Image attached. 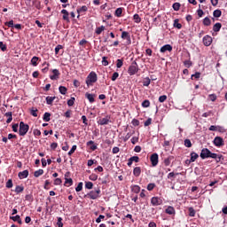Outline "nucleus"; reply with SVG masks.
<instances>
[{"label":"nucleus","instance_id":"obj_17","mask_svg":"<svg viewBox=\"0 0 227 227\" xmlns=\"http://www.w3.org/2000/svg\"><path fill=\"white\" fill-rule=\"evenodd\" d=\"M10 219H12V221L18 223V224H22V219H20V215H19L15 216H11Z\"/></svg>","mask_w":227,"mask_h":227},{"label":"nucleus","instance_id":"obj_28","mask_svg":"<svg viewBox=\"0 0 227 227\" xmlns=\"http://www.w3.org/2000/svg\"><path fill=\"white\" fill-rule=\"evenodd\" d=\"M221 15H223V12H222L221 10H219V9L214 11V12H213V16H214L215 19H219V17H221Z\"/></svg>","mask_w":227,"mask_h":227},{"label":"nucleus","instance_id":"obj_12","mask_svg":"<svg viewBox=\"0 0 227 227\" xmlns=\"http://www.w3.org/2000/svg\"><path fill=\"white\" fill-rule=\"evenodd\" d=\"M18 176H19L20 180H24V178H27V176H29V171L23 170L21 172H19Z\"/></svg>","mask_w":227,"mask_h":227},{"label":"nucleus","instance_id":"obj_18","mask_svg":"<svg viewBox=\"0 0 227 227\" xmlns=\"http://www.w3.org/2000/svg\"><path fill=\"white\" fill-rule=\"evenodd\" d=\"M221 27H223V25L221 23H215L214 26H213V31L215 33H219V31H221Z\"/></svg>","mask_w":227,"mask_h":227},{"label":"nucleus","instance_id":"obj_14","mask_svg":"<svg viewBox=\"0 0 227 227\" xmlns=\"http://www.w3.org/2000/svg\"><path fill=\"white\" fill-rule=\"evenodd\" d=\"M166 214H168V215H175V207L168 206L166 210Z\"/></svg>","mask_w":227,"mask_h":227},{"label":"nucleus","instance_id":"obj_42","mask_svg":"<svg viewBox=\"0 0 227 227\" xmlns=\"http://www.w3.org/2000/svg\"><path fill=\"white\" fill-rule=\"evenodd\" d=\"M208 98L211 100V102H215V100H217V96L215 94H210Z\"/></svg>","mask_w":227,"mask_h":227},{"label":"nucleus","instance_id":"obj_34","mask_svg":"<svg viewBox=\"0 0 227 227\" xmlns=\"http://www.w3.org/2000/svg\"><path fill=\"white\" fill-rule=\"evenodd\" d=\"M59 93H61V95H67V87L60 86L59 88Z\"/></svg>","mask_w":227,"mask_h":227},{"label":"nucleus","instance_id":"obj_31","mask_svg":"<svg viewBox=\"0 0 227 227\" xmlns=\"http://www.w3.org/2000/svg\"><path fill=\"white\" fill-rule=\"evenodd\" d=\"M102 31H106V27L101 26L96 28V34L97 35H101Z\"/></svg>","mask_w":227,"mask_h":227},{"label":"nucleus","instance_id":"obj_4","mask_svg":"<svg viewBox=\"0 0 227 227\" xmlns=\"http://www.w3.org/2000/svg\"><path fill=\"white\" fill-rule=\"evenodd\" d=\"M27 132H29V125L24 123V121H20L19 130L20 136L24 137L26 134H27Z\"/></svg>","mask_w":227,"mask_h":227},{"label":"nucleus","instance_id":"obj_46","mask_svg":"<svg viewBox=\"0 0 227 227\" xmlns=\"http://www.w3.org/2000/svg\"><path fill=\"white\" fill-rule=\"evenodd\" d=\"M116 67H117V68H121V67H123V60L118 59L117 63H116Z\"/></svg>","mask_w":227,"mask_h":227},{"label":"nucleus","instance_id":"obj_21","mask_svg":"<svg viewBox=\"0 0 227 227\" xmlns=\"http://www.w3.org/2000/svg\"><path fill=\"white\" fill-rule=\"evenodd\" d=\"M131 191L132 192H135V194H139V192H141V187H139V185H133L131 186Z\"/></svg>","mask_w":227,"mask_h":227},{"label":"nucleus","instance_id":"obj_15","mask_svg":"<svg viewBox=\"0 0 227 227\" xmlns=\"http://www.w3.org/2000/svg\"><path fill=\"white\" fill-rule=\"evenodd\" d=\"M110 121H111L110 118L106 117V118L99 120L98 123H99V125H108Z\"/></svg>","mask_w":227,"mask_h":227},{"label":"nucleus","instance_id":"obj_23","mask_svg":"<svg viewBox=\"0 0 227 227\" xmlns=\"http://www.w3.org/2000/svg\"><path fill=\"white\" fill-rule=\"evenodd\" d=\"M54 100H56V97H46V104H48V106H52Z\"/></svg>","mask_w":227,"mask_h":227},{"label":"nucleus","instance_id":"obj_25","mask_svg":"<svg viewBox=\"0 0 227 227\" xmlns=\"http://www.w3.org/2000/svg\"><path fill=\"white\" fill-rule=\"evenodd\" d=\"M88 12V7L86 5L82 6L80 9H77V13L81 15V13H86Z\"/></svg>","mask_w":227,"mask_h":227},{"label":"nucleus","instance_id":"obj_1","mask_svg":"<svg viewBox=\"0 0 227 227\" xmlns=\"http://www.w3.org/2000/svg\"><path fill=\"white\" fill-rule=\"evenodd\" d=\"M201 159H215L216 162H221V159H223V155L217 154L210 152L208 148H203L200 152Z\"/></svg>","mask_w":227,"mask_h":227},{"label":"nucleus","instance_id":"obj_36","mask_svg":"<svg viewBox=\"0 0 227 227\" xmlns=\"http://www.w3.org/2000/svg\"><path fill=\"white\" fill-rule=\"evenodd\" d=\"M203 24H204V26H210V24H212V21L210 20V18L206 17L203 20Z\"/></svg>","mask_w":227,"mask_h":227},{"label":"nucleus","instance_id":"obj_2","mask_svg":"<svg viewBox=\"0 0 227 227\" xmlns=\"http://www.w3.org/2000/svg\"><path fill=\"white\" fill-rule=\"evenodd\" d=\"M97 81H98L97 73L90 72L87 76L86 84L87 86H93V83L97 82Z\"/></svg>","mask_w":227,"mask_h":227},{"label":"nucleus","instance_id":"obj_10","mask_svg":"<svg viewBox=\"0 0 227 227\" xmlns=\"http://www.w3.org/2000/svg\"><path fill=\"white\" fill-rule=\"evenodd\" d=\"M202 42L206 47H210V45H212V36L210 35L204 36Z\"/></svg>","mask_w":227,"mask_h":227},{"label":"nucleus","instance_id":"obj_59","mask_svg":"<svg viewBox=\"0 0 227 227\" xmlns=\"http://www.w3.org/2000/svg\"><path fill=\"white\" fill-rule=\"evenodd\" d=\"M118 77H120V74H118V72L114 73L112 75V81H116Z\"/></svg>","mask_w":227,"mask_h":227},{"label":"nucleus","instance_id":"obj_60","mask_svg":"<svg viewBox=\"0 0 227 227\" xmlns=\"http://www.w3.org/2000/svg\"><path fill=\"white\" fill-rule=\"evenodd\" d=\"M75 150H77V145H73L71 150L68 152V155H72Z\"/></svg>","mask_w":227,"mask_h":227},{"label":"nucleus","instance_id":"obj_53","mask_svg":"<svg viewBox=\"0 0 227 227\" xmlns=\"http://www.w3.org/2000/svg\"><path fill=\"white\" fill-rule=\"evenodd\" d=\"M166 100H168V96H166V95H162L159 98V102H160V103L166 102Z\"/></svg>","mask_w":227,"mask_h":227},{"label":"nucleus","instance_id":"obj_39","mask_svg":"<svg viewBox=\"0 0 227 227\" xmlns=\"http://www.w3.org/2000/svg\"><path fill=\"white\" fill-rule=\"evenodd\" d=\"M133 19L137 24H139V22H141V17H139V14H135L133 16Z\"/></svg>","mask_w":227,"mask_h":227},{"label":"nucleus","instance_id":"obj_38","mask_svg":"<svg viewBox=\"0 0 227 227\" xmlns=\"http://www.w3.org/2000/svg\"><path fill=\"white\" fill-rule=\"evenodd\" d=\"M184 146H186V148H191V146H192V143L191 142V139L184 140Z\"/></svg>","mask_w":227,"mask_h":227},{"label":"nucleus","instance_id":"obj_55","mask_svg":"<svg viewBox=\"0 0 227 227\" xmlns=\"http://www.w3.org/2000/svg\"><path fill=\"white\" fill-rule=\"evenodd\" d=\"M155 189V184L151 183L147 185V191H153Z\"/></svg>","mask_w":227,"mask_h":227},{"label":"nucleus","instance_id":"obj_7","mask_svg":"<svg viewBox=\"0 0 227 227\" xmlns=\"http://www.w3.org/2000/svg\"><path fill=\"white\" fill-rule=\"evenodd\" d=\"M150 160H151L152 166L155 168V166L159 164V154H157V153H153L150 157Z\"/></svg>","mask_w":227,"mask_h":227},{"label":"nucleus","instance_id":"obj_19","mask_svg":"<svg viewBox=\"0 0 227 227\" xmlns=\"http://www.w3.org/2000/svg\"><path fill=\"white\" fill-rule=\"evenodd\" d=\"M85 97H86V98H88V100H89V102L90 103V104H93V102H95V95H93V94H90V93H86L85 94Z\"/></svg>","mask_w":227,"mask_h":227},{"label":"nucleus","instance_id":"obj_57","mask_svg":"<svg viewBox=\"0 0 227 227\" xmlns=\"http://www.w3.org/2000/svg\"><path fill=\"white\" fill-rule=\"evenodd\" d=\"M131 123L134 127H139V120L137 119H133Z\"/></svg>","mask_w":227,"mask_h":227},{"label":"nucleus","instance_id":"obj_33","mask_svg":"<svg viewBox=\"0 0 227 227\" xmlns=\"http://www.w3.org/2000/svg\"><path fill=\"white\" fill-rule=\"evenodd\" d=\"M42 175H43V169L36 170L34 173V176H35V178H38V176H42Z\"/></svg>","mask_w":227,"mask_h":227},{"label":"nucleus","instance_id":"obj_52","mask_svg":"<svg viewBox=\"0 0 227 227\" xmlns=\"http://www.w3.org/2000/svg\"><path fill=\"white\" fill-rule=\"evenodd\" d=\"M0 49L1 51H3V52L6 51L7 50L6 44H4V43L3 42H0Z\"/></svg>","mask_w":227,"mask_h":227},{"label":"nucleus","instance_id":"obj_40","mask_svg":"<svg viewBox=\"0 0 227 227\" xmlns=\"http://www.w3.org/2000/svg\"><path fill=\"white\" fill-rule=\"evenodd\" d=\"M174 27H176L177 29H182V24L178 23V20H174Z\"/></svg>","mask_w":227,"mask_h":227},{"label":"nucleus","instance_id":"obj_51","mask_svg":"<svg viewBox=\"0 0 227 227\" xmlns=\"http://www.w3.org/2000/svg\"><path fill=\"white\" fill-rule=\"evenodd\" d=\"M201 77V73L197 72L194 74H192V79H200Z\"/></svg>","mask_w":227,"mask_h":227},{"label":"nucleus","instance_id":"obj_58","mask_svg":"<svg viewBox=\"0 0 227 227\" xmlns=\"http://www.w3.org/2000/svg\"><path fill=\"white\" fill-rule=\"evenodd\" d=\"M61 49H63V45H57L55 48V54H59V51H61Z\"/></svg>","mask_w":227,"mask_h":227},{"label":"nucleus","instance_id":"obj_50","mask_svg":"<svg viewBox=\"0 0 227 227\" xmlns=\"http://www.w3.org/2000/svg\"><path fill=\"white\" fill-rule=\"evenodd\" d=\"M172 8L175 10V12H178V10H180V4L179 3H175L173 4Z\"/></svg>","mask_w":227,"mask_h":227},{"label":"nucleus","instance_id":"obj_8","mask_svg":"<svg viewBox=\"0 0 227 227\" xmlns=\"http://www.w3.org/2000/svg\"><path fill=\"white\" fill-rule=\"evenodd\" d=\"M151 203L153 207H159V205H162V200L159 197H153Z\"/></svg>","mask_w":227,"mask_h":227},{"label":"nucleus","instance_id":"obj_41","mask_svg":"<svg viewBox=\"0 0 227 227\" xmlns=\"http://www.w3.org/2000/svg\"><path fill=\"white\" fill-rule=\"evenodd\" d=\"M142 107H150V100L145 99L142 102Z\"/></svg>","mask_w":227,"mask_h":227},{"label":"nucleus","instance_id":"obj_26","mask_svg":"<svg viewBox=\"0 0 227 227\" xmlns=\"http://www.w3.org/2000/svg\"><path fill=\"white\" fill-rule=\"evenodd\" d=\"M133 175L135 176H139V175H141V167H136L134 169H133Z\"/></svg>","mask_w":227,"mask_h":227},{"label":"nucleus","instance_id":"obj_13","mask_svg":"<svg viewBox=\"0 0 227 227\" xmlns=\"http://www.w3.org/2000/svg\"><path fill=\"white\" fill-rule=\"evenodd\" d=\"M160 52H166L168 51V52H171V51H173V46H171L170 44H165L160 48Z\"/></svg>","mask_w":227,"mask_h":227},{"label":"nucleus","instance_id":"obj_20","mask_svg":"<svg viewBox=\"0 0 227 227\" xmlns=\"http://www.w3.org/2000/svg\"><path fill=\"white\" fill-rule=\"evenodd\" d=\"M64 185L66 187H70V186L74 185V180H72V178H66Z\"/></svg>","mask_w":227,"mask_h":227},{"label":"nucleus","instance_id":"obj_62","mask_svg":"<svg viewBox=\"0 0 227 227\" xmlns=\"http://www.w3.org/2000/svg\"><path fill=\"white\" fill-rule=\"evenodd\" d=\"M138 141H139V137H133L131 138L132 145H136V143H137Z\"/></svg>","mask_w":227,"mask_h":227},{"label":"nucleus","instance_id":"obj_6","mask_svg":"<svg viewBox=\"0 0 227 227\" xmlns=\"http://www.w3.org/2000/svg\"><path fill=\"white\" fill-rule=\"evenodd\" d=\"M215 146L221 148V146H224V140L221 137H215L213 141Z\"/></svg>","mask_w":227,"mask_h":227},{"label":"nucleus","instance_id":"obj_49","mask_svg":"<svg viewBox=\"0 0 227 227\" xmlns=\"http://www.w3.org/2000/svg\"><path fill=\"white\" fill-rule=\"evenodd\" d=\"M85 189H93V183L86 182L85 183Z\"/></svg>","mask_w":227,"mask_h":227},{"label":"nucleus","instance_id":"obj_61","mask_svg":"<svg viewBox=\"0 0 227 227\" xmlns=\"http://www.w3.org/2000/svg\"><path fill=\"white\" fill-rule=\"evenodd\" d=\"M62 221H63V218H61V217L58 218L57 225L59 227H63V222Z\"/></svg>","mask_w":227,"mask_h":227},{"label":"nucleus","instance_id":"obj_54","mask_svg":"<svg viewBox=\"0 0 227 227\" xmlns=\"http://www.w3.org/2000/svg\"><path fill=\"white\" fill-rule=\"evenodd\" d=\"M76 192H81L82 191V183H79L75 188Z\"/></svg>","mask_w":227,"mask_h":227},{"label":"nucleus","instance_id":"obj_63","mask_svg":"<svg viewBox=\"0 0 227 227\" xmlns=\"http://www.w3.org/2000/svg\"><path fill=\"white\" fill-rule=\"evenodd\" d=\"M5 26H8V27H13V20H12L10 21L5 22Z\"/></svg>","mask_w":227,"mask_h":227},{"label":"nucleus","instance_id":"obj_35","mask_svg":"<svg viewBox=\"0 0 227 227\" xmlns=\"http://www.w3.org/2000/svg\"><path fill=\"white\" fill-rule=\"evenodd\" d=\"M38 109H36V108H35V107H33L32 109H31V111H30V114L32 115V116H34L35 118H36V116H38Z\"/></svg>","mask_w":227,"mask_h":227},{"label":"nucleus","instance_id":"obj_56","mask_svg":"<svg viewBox=\"0 0 227 227\" xmlns=\"http://www.w3.org/2000/svg\"><path fill=\"white\" fill-rule=\"evenodd\" d=\"M98 179V176L95 175V174H91L90 176V180H92V182H95Z\"/></svg>","mask_w":227,"mask_h":227},{"label":"nucleus","instance_id":"obj_64","mask_svg":"<svg viewBox=\"0 0 227 227\" xmlns=\"http://www.w3.org/2000/svg\"><path fill=\"white\" fill-rule=\"evenodd\" d=\"M133 162H139V158L137 156H133L129 158Z\"/></svg>","mask_w":227,"mask_h":227},{"label":"nucleus","instance_id":"obj_47","mask_svg":"<svg viewBox=\"0 0 227 227\" xmlns=\"http://www.w3.org/2000/svg\"><path fill=\"white\" fill-rule=\"evenodd\" d=\"M216 131L221 132L223 134V133L226 132V129L223 126H217L216 127Z\"/></svg>","mask_w":227,"mask_h":227},{"label":"nucleus","instance_id":"obj_43","mask_svg":"<svg viewBox=\"0 0 227 227\" xmlns=\"http://www.w3.org/2000/svg\"><path fill=\"white\" fill-rule=\"evenodd\" d=\"M107 65H109V61H107V57H103L102 58V66L107 67Z\"/></svg>","mask_w":227,"mask_h":227},{"label":"nucleus","instance_id":"obj_3","mask_svg":"<svg viewBox=\"0 0 227 227\" xmlns=\"http://www.w3.org/2000/svg\"><path fill=\"white\" fill-rule=\"evenodd\" d=\"M137 72H139V66H137V61H134L129 66V67L128 69V74L129 75H136V74H137Z\"/></svg>","mask_w":227,"mask_h":227},{"label":"nucleus","instance_id":"obj_9","mask_svg":"<svg viewBox=\"0 0 227 227\" xmlns=\"http://www.w3.org/2000/svg\"><path fill=\"white\" fill-rule=\"evenodd\" d=\"M121 38L123 40H126L127 45H130L132 43V40L130 39V35H129V32H122L121 33Z\"/></svg>","mask_w":227,"mask_h":227},{"label":"nucleus","instance_id":"obj_27","mask_svg":"<svg viewBox=\"0 0 227 227\" xmlns=\"http://www.w3.org/2000/svg\"><path fill=\"white\" fill-rule=\"evenodd\" d=\"M16 194H20V192H24V186L17 185L15 188Z\"/></svg>","mask_w":227,"mask_h":227},{"label":"nucleus","instance_id":"obj_16","mask_svg":"<svg viewBox=\"0 0 227 227\" xmlns=\"http://www.w3.org/2000/svg\"><path fill=\"white\" fill-rule=\"evenodd\" d=\"M61 13H63V20H67V22H70V19L68 18V15H69L68 11L63 9L61 11Z\"/></svg>","mask_w":227,"mask_h":227},{"label":"nucleus","instance_id":"obj_5","mask_svg":"<svg viewBox=\"0 0 227 227\" xmlns=\"http://www.w3.org/2000/svg\"><path fill=\"white\" fill-rule=\"evenodd\" d=\"M87 198H89L90 200H98V198H100V188L90 192L87 194Z\"/></svg>","mask_w":227,"mask_h":227},{"label":"nucleus","instance_id":"obj_11","mask_svg":"<svg viewBox=\"0 0 227 227\" xmlns=\"http://www.w3.org/2000/svg\"><path fill=\"white\" fill-rule=\"evenodd\" d=\"M52 74H53L50 76V79H51V81H58V79H59V70L53 69Z\"/></svg>","mask_w":227,"mask_h":227},{"label":"nucleus","instance_id":"obj_45","mask_svg":"<svg viewBox=\"0 0 227 227\" xmlns=\"http://www.w3.org/2000/svg\"><path fill=\"white\" fill-rule=\"evenodd\" d=\"M74 102H75V98H71L69 100H67V106H69V107H72Z\"/></svg>","mask_w":227,"mask_h":227},{"label":"nucleus","instance_id":"obj_22","mask_svg":"<svg viewBox=\"0 0 227 227\" xmlns=\"http://www.w3.org/2000/svg\"><path fill=\"white\" fill-rule=\"evenodd\" d=\"M38 59H40V58L35 56L31 59L30 63L31 65H33V67H37L38 66Z\"/></svg>","mask_w":227,"mask_h":227},{"label":"nucleus","instance_id":"obj_37","mask_svg":"<svg viewBox=\"0 0 227 227\" xmlns=\"http://www.w3.org/2000/svg\"><path fill=\"white\" fill-rule=\"evenodd\" d=\"M189 215L190 217H194L196 215V210L193 207H189Z\"/></svg>","mask_w":227,"mask_h":227},{"label":"nucleus","instance_id":"obj_48","mask_svg":"<svg viewBox=\"0 0 227 227\" xmlns=\"http://www.w3.org/2000/svg\"><path fill=\"white\" fill-rule=\"evenodd\" d=\"M150 82H152V81L147 77L144 80L143 86H150Z\"/></svg>","mask_w":227,"mask_h":227},{"label":"nucleus","instance_id":"obj_44","mask_svg":"<svg viewBox=\"0 0 227 227\" xmlns=\"http://www.w3.org/2000/svg\"><path fill=\"white\" fill-rule=\"evenodd\" d=\"M7 189H12L13 187V181L12 179H9L6 183Z\"/></svg>","mask_w":227,"mask_h":227},{"label":"nucleus","instance_id":"obj_24","mask_svg":"<svg viewBox=\"0 0 227 227\" xmlns=\"http://www.w3.org/2000/svg\"><path fill=\"white\" fill-rule=\"evenodd\" d=\"M5 116H7V118H8L6 121V123H12V121L13 120L12 112L5 113Z\"/></svg>","mask_w":227,"mask_h":227},{"label":"nucleus","instance_id":"obj_30","mask_svg":"<svg viewBox=\"0 0 227 227\" xmlns=\"http://www.w3.org/2000/svg\"><path fill=\"white\" fill-rule=\"evenodd\" d=\"M43 121H51V114L45 113L43 117Z\"/></svg>","mask_w":227,"mask_h":227},{"label":"nucleus","instance_id":"obj_32","mask_svg":"<svg viewBox=\"0 0 227 227\" xmlns=\"http://www.w3.org/2000/svg\"><path fill=\"white\" fill-rule=\"evenodd\" d=\"M198 157H200V155H198V153H191V162H194L196 160V159H198Z\"/></svg>","mask_w":227,"mask_h":227},{"label":"nucleus","instance_id":"obj_29","mask_svg":"<svg viewBox=\"0 0 227 227\" xmlns=\"http://www.w3.org/2000/svg\"><path fill=\"white\" fill-rule=\"evenodd\" d=\"M121 13H123V9L121 7L115 10V17H121Z\"/></svg>","mask_w":227,"mask_h":227}]
</instances>
